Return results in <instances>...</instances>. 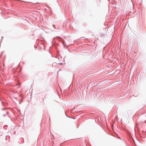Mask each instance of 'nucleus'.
Returning a JSON list of instances; mask_svg holds the SVG:
<instances>
[{
	"label": "nucleus",
	"mask_w": 146,
	"mask_h": 146,
	"mask_svg": "<svg viewBox=\"0 0 146 146\" xmlns=\"http://www.w3.org/2000/svg\"><path fill=\"white\" fill-rule=\"evenodd\" d=\"M19 86H20V83L19 84Z\"/></svg>",
	"instance_id": "obj_1"
}]
</instances>
